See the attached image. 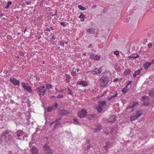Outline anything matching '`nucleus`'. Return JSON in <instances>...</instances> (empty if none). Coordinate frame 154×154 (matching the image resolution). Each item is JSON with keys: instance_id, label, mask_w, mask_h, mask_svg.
I'll return each instance as SVG.
<instances>
[{"instance_id": "1", "label": "nucleus", "mask_w": 154, "mask_h": 154, "mask_svg": "<svg viewBox=\"0 0 154 154\" xmlns=\"http://www.w3.org/2000/svg\"><path fill=\"white\" fill-rule=\"evenodd\" d=\"M12 132L8 130L3 133L1 137L0 143L3 145H5L12 140Z\"/></svg>"}, {"instance_id": "2", "label": "nucleus", "mask_w": 154, "mask_h": 154, "mask_svg": "<svg viewBox=\"0 0 154 154\" xmlns=\"http://www.w3.org/2000/svg\"><path fill=\"white\" fill-rule=\"evenodd\" d=\"M106 106V102L105 100L100 101L98 103V105L96 107V109L98 112H101L103 110V107Z\"/></svg>"}, {"instance_id": "3", "label": "nucleus", "mask_w": 154, "mask_h": 154, "mask_svg": "<svg viewBox=\"0 0 154 154\" xmlns=\"http://www.w3.org/2000/svg\"><path fill=\"white\" fill-rule=\"evenodd\" d=\"M100 82L101 87L104 88L108 84V78L107 76H103L100 79Z\"/></svg>"}, {"instance_id": "4", "label": "nucleus", "mask_w": 154, "mask_h": 154, "mask_svg": "<svg viewBox=\"0 0 154 154\" xmlns=\"http://www.w3.org/2000/svg\"><path fill=\"white\" fill-rule=\"evenodd\" d=\"M35 91L39 96L41 95L44 96L46 91V90L45 89L44 85L42 87L40 86L39 87L36 88Z\"/></svg>"}, {"instance_id": "5", "label": "nucleus", "mask_w": 154, "mask_h": 154, "mask_svg": "<svg viewBox=\"0 0 154 154\" xmlns=\"http://www.w3.org/2000/svg\"><path fill=\"white\" fill-rule=\"evenodd\" d=\"M140 100L142 101H143V105L147 106L149 105V98L146 96H143L140 98Z\"/></svg>"}, {"instance_id": "6", "label": "nucleus", "mask_w": 154, "mask_h": 154, "mask_svg": "<svg viewBox=\"0 0 154 154\" xmlns=\"http://www.w3.org/2000/svg\"><path fill=\"white\" fill-rule=\"evenodd\" d=\"M43 150L45 153L48 154L52 153L54 152L53 149L47 145H45L43 147Z\"/></svg>"}, {"instance_id": "7", "label": "nucleus", "mask_w": 154, "mask_h": 154, "mask_svg": "<svg viewBox=\"0 0 154 154\" xmlns=\"http://www.w3.org/2000/svg\"><path fill=\"white\" fill-rule=\"evenodd\" d=\"M87 112L85 109H82L80 111H79L78 115L81 118L85 117L86 115Z\"/></svg>"}, {"instance_id": "8", "label": "nucleus", "mask_w": 154, "mask_h": 154, "mask_svg": "<svg viewBox=\"0 0 154 154\" xmlns=\"http://www.w3.org/2000/svg\"><path fill=\"white\" fill-rule=\"evenodd\" d=\"M58 106L57 103H55V104L51 106L48 107L47 109V111L48 112H51L55 110L57 108Z\"/></svg>"}, {"instance_id": "9", "label": "nucleus", "mask_w": 154, "mask_h": 154, "mask_svg": "<svg viewBox=\"0 0 154 154\" xmlns=\"http://www.w3.org/2000/svg\"><path fill=\"white\" fill-rule=\"evenodd\" d=\"M21 84L22 85V86L23 88L25 90H26L28 92L30 93L32 92V91L31 87L29 86H27L25 83L24 82L21 83Z\"/></svg>"}, {"instance_id": "10", "label": "nucleus", "mask_w": 154, "mask_h": 154, "mask_svg": "<svg viewBox=\"0 0 154 154\" xmlns=\"http://www.w3.org/2000/svg\"><path fill=\"white\" fill-rule=\"evenodd\" d=\"M139 104V103L138 102H134V103L131 106H128L126 108V110H128L129 109H131V110L130 111V112H132L133 111V108L135 107H137L138 106Z\"/></svg>"}, {"instance_id": "11", "label": "nucleus", "mask_w": 154, "mask_h": 154, "mask_svg": "<svg viewBox=\"0 0 154 154\" xmlns=\"http://www.w3.org/2000/svg\"><path fill=\"white\" fill-rule=\"evenodd\" d=\"M30 149L31 151V154H38V149L35 146H30Z\"/></svg>"}, {"instance_id": "12", "label": "nucleus", "mask_w": 154, "mask_h": 154, "mask_svg": "<svg viewBox=\"0 0 154 154\" xmlns=\"http://www.w3.org/2000/svg\"><path fill=\"white\" fill-rule=\"evenodd\" d=\"M89 58L91 60H93L96 61L99 60L100 58V56L97 55L93 54L90 56Z\"/></svg>"}, {"instance_id": "13", "label": "nucleus", "mask_w": 154, "mask_h": 154, "mask_svg": "<svg viewBox=\"0 0 154 154\" xmlns=\"http://www.w3.org/2000/svg\"><path fill=\"white\" fill-rule=\"evenodd\" d=\"M11 82L14 85H19L20 84L19 81L13 78H11L10 79Z\"/></svg>"}, {"instance_id": "14", "label": "nucleus", "mask_w": 154, "mask_h": 154, "mask_svg": "<svg viewBox=\"0 0 154 154\" xmlns=\"http://www.w3.org/2000/svg\"><path fill=\"white\" fill-rule=\"evenodd\" d=\"M92 130L94 132H99L101 129V125L99 124H97L96 125V128H92Z\"/></svg>"}, {"instance_id": "15", "label": "nucleus", "mask_w": 154, "mask_h": 154, "mask_svg": "<svg viewBox=\"0 0 154 154\" xmlns=\"http://www.w3.org/2000/svg\"><path fill=\"white\" fill-rule=\"evenodd\" d=\"M77 84L79 85H82L83 87H86L88 85L87 82L85 81H81L77 82Z\"/></svg>"}, {"instance_id": "16", "label": "nucleus", "mask_w": 154, "mask_h": 154, "mask_svg": "<svg viewBox=\"0 0 154 154\" xmlns=\"http://www.w3.org/2000/svg\"><path fill=\"white\" fill-rule=\"evenodd\" d=\"M60 119V118L59 119H57L55 121L53 122L51 124V125L53 124V123H55V124L54 126V127L56 128H57L58 125H60V122L59 121V120Z\"/></svg>"}, {"instance_id": "17", "label": "nucleus", "mask_w": 154, "mask_h": 154, "mask_svg": "<svg viewBox=\"0 0 154 154\" xmlns=\"http://www.w3.org/2000/svg\"><path fill=\"white\" fill-rule=\"evenodd\" d=\"M23 134V132L22 131L20 130H18L17 131L16 134L17 136L18 137V138L17 139L19 140H21V139L20 138V137L22 136Z\"/></svg>"}, {"instance_id": "18", "label": "nucleus", "mask_w": 154, "mask_h": 154, "mask_svg": "<svg viewBox=\"0 0 154 154\" xmlns=\"http://www.w3.org/2000/svg\"><path fill=\"white\" fill-rule=\"evenodd\" d=\"M143 114V111L141 110H137L134 113V115H135L137 118L139 117Z\"/></svg>"}, {"instance_id": "19", "label": "nucleus", "mask_w": 154, "mask_h": 154, "mask_svg": "<svg viewBox=\"0 0 154 154\" xmlns=\"http://www.w3.org/2000/svg\"><path fill=\"white\" fill-rule=\"evenodd\" d=\"M151 64H152V61L151 63H149L148 62H146L143 64V67L144 68V69H146L150 66Z\"/></svg>"}, {"instance_id": "20", "label": "nucleus", "mask_w": 154, "mask_h": 154, "mask_svg": "<svg viewBox=\"0 0 154 154\" xmlns=\"http://www.w3.org/2000/svg\"><path fill=\"white\" fill-rule=\"evenodd\" d=\"M101 68L100 67L99 69H95L94 71H93V72H94L93 74H96L97 73L100 74L101 73Z\"/></svg>"}, {"instance_id": "21", "label": "nucleus", "mask_w": 154, "mask_h": 154, "mask_svg": "<svg viewBox=\"0 0 154 154\" xmlns=\"http://www.w3.org/2000/svg\"><path fill=\"white\" fill-rule=\"evenodd\" d=\"M139 57L138 55L137 54H133L130 56H129L128 57V58H133V59L136 58H138Z\"/></svg>"}, {"instance_id": "22", "label": "nucleus", "mask_w": 154, "mask_h": 154, "mask_svg": "<svg viewBox=\"0 0 154 154\" xmlns=\"http://www.w3.org/2000/svg\"><path fill=\"white\" fill-rule=\"evenodd\" d=\"M108 120L110 122H114L116 120V117L114 116H111L108 119Z\"/></svg>"}, {"instance_id": "23", "label": "nucleus", "mask_w": 154, "mask_h": 154, "mask_svg": "<svg viewBox=\"0 0 154 154\" xmlns=\"http://www.w3.org/2000/svg\"><path fill=\"white\" fill-rule=\"evenodd\" d=\"M87 31L89 34H94L95 32V29L93 28H91L88 29Z\"/></svg>"}, {"instance_id": "24", "label": "nucleus", "mask_w": 154, "mask_h": 154, "mask_svg": "<svg viewBox=\"0 0 154 154\" xmlns=\"http://www.w3.org/2000/svg\"><path fill=\"white\" fill-rule=\"evenodd\" d=\"M60 114L62 115H65L69 113L68 111L67 110H61L60 112Z\"/></svg>"}, {"instance_id": "25", "label": "nucleus", "mask_w": 154, "mask_h": 154, "mask_svg": "<svg viewBox=\"0 0 154 154\" xmlns=\"http://www.w3.org/2000/svg\"><path fill=\"white\" fill-rule=\"evenodd\" d=\"M131 71V69H127L125 70L124 74L125 75H127L128 74H129Z\"/></svg>"}, {"instance_id": "26", "label": "nucleus", "mask_w": 154, "mask_h": 154, "mask_svg": "<svg viewBox=\"0 0 154 154\" xmlns=\"http://www.w3.org/2000/svg\"><path fill=\"white\" fill-rule=\"evenodd\" d=\"M138 119V118L134 115L133 116H131L130 117V120L131 121H132Z\"/></svg>"}, {"instance_id": "27", "label": "nucleus", "mask_w": 154, "mask_h": 154, "mask_svg": "<svg viewBox=\"0 0 154 154\" xmlns=\"http://www.w3.org/2000/svg\"><path fill=\"white\" fill-rule=\"evenodd\" d=\"M111 145V143L110 142H107L106 144V145L104 146V148L106 150H107V148L109 147Z\"/></svg>"}, {"instance_id": "28", "label": "nucleus", "mask_w": 154, "mask_h": 154, "mask_svg": "<svg viewBox=\"0 0 154 154\" xmlns=\"http://www.w3.org/2000/svg\"><path fill=\"white\" fill-rule=\"evenodd\" d=\"M117 95L118 93H116L114 95H112L110 97H109L108 98V100H110L113 99L117 96Z\"/></svg>"}, {"instance_id": "29", "label": "nucleus", "mask_w": 154, "mask_h": 154, "mask_svg": "<svg viewBox=\"0 0 154 154\" xmlns=\"http://www.w3.org/2000/svg\"><path fill=\"white\" fill-rule=\"evenodd\" d=\"M12 3L11 1H9L7 3L6 6H5V8L7 9H8L9 6L11 5Z\"/></svg>"}, {"instance_id": "30", "label": "nucleus", "mask_w": 154, "mask_h": 154, "mask_svg": "<svg viewBox=\"0 0 154 154\" xmlns=\"http://www.w3.org/2000/svg\"><path fill=\"white\" fill-rule=\"evenodd\" d=\"M149 96L151 97H154V89L149 92Z\"/></svg>"}, {"instance_id": "31", "label": "nucleus", "mask_w": 154, "mask_h": 154, "mask_svg": "<svg viewBox=\"0 0 154 154\" xmlns=\"http://www.w3.org/2000/svg\"><path fill=\"white\" fill-rule=\"evenodd\" d=\"M94 117V115H88L87 116V118L89 119L90 120H92L93 119Z\"/></svg>"}, {"instance_id": "32", "label": "nucleus", "mask_w": 154, "mask_h": 154, "mask_svg": "<svg viewBox=\"0 0 154 154\" xmlns=\"http://www.w3.org/2000/svg\"><path fill=\"white\" fill-rule=\"evenodd\" d=\"M78 8L79 9L81 10H86V8L81 5H79L78 6Z\"/></svg>"}, {"instance_id": "33", "label": "nucleus", "mask_w": 154, "mask_h": 154, "mask_svg": "<svg viewBox=\"0 0 154 154\" xmlns=\"http://www.w3.org/2000/svg\"><path fill=\"white\" fill-rule=\"evenodd\" d=\"M66 80L68 81V82H69V80H70V79H71V77L68 74H66Z\"/></svg>"}, {"instance_id": "34", "label": "nucleus", "mask_w": 154, "mask_h": 154, "mask_svg": "<svg viewBox=\"0 0 154 154\" xmlns=\"http://www.w3.org/2000/svg\"><path fill=\"white\" fill-rule=\"evenodd\" d=\"M126 88V87L124 88L122 91V92L123 93H126L128 91V89H125L126 88Z\"/></svg>"}, {"instance_id": "35", "label": "nucleus", "mask_w": 154, "mask_h": 154, "mask_svg": "<svg viewBox=\"0 0 154 154\" xmlns=\"http://www.w3.org/2000/svg\"><path fill=\"white\" fill-rule=\"evenodd\" d=\"M66 89H62L61 90H59L57 89H56L55 90L57 91V92L62 93H63L64 90H66Z\"/></svg>"}, {"instance_id": "36", "label": "nucleus", "mask_w": 154, "mask_h": 154, "mask_svg": "<svg viewBox=\"0 0 154 154\" xmlns=\"http://www.w3.org/2000/svg\"><path fill=\"white\" fill-rule=\"evenodd\" d=\"M73 120L74 124L75 125H79V122L77 119H74Z\"/></svg>"}, {"instance_id": "37", "label": "nucleus", "mask_w": 154, "mask_h": 154, "mask_svg": "<svg viewBox=\"0 0 154 154\" xmlns=\"http://www.w3.org/2000/svg\"><path fill=\"white\" fill-rule=\"evenodd\" d=\"M56 97L57 99H59L60 98H63V96L62 94H59L57 95Z\"/></svg>"}, {"instance_id": "38", "label": "nucleus", "mask_w": 154, "mask_h": 154, "mask_svg": "<svg viewBox=\"0 0 154 154\" xmlns=\"http://www.w3.org/2000/svg\"><path fill=\"white\" fill-rule=\"evenodd\" d=\"M46 88L48 89H50L52 88L51 85L49 84H46Z\"/></svg>"}, {"instance_id": "39", "label": "nucleus", "mask_w": 154, "mask_h": 154, "mask_svg": "<svg viewBox=\"0 0 154 154\" xmlns=\"http://www.w3.org/2000/svg\"><path fill=\"white\" fill-rule=\"evenodd\" d=\"M54 14H52V13L51 14V15L53 17L54 16L57 15V11L56 10H55L54 11Z\"/></svg>"}, {"instance_id": "40", "label": "nucleus", "mask_w": 154, "mask_h": 154, "mask_svg": "<svg viewBox=\"0 0 154 154\" xmlns=\"http://www.w3.org/2000/svg\"><path fill=\"white\" fill-rule=\"evenodd\" d=\"M142 69V68H141L140 69H138L137 71H136L134 72L136 73L137 75L140 73V70Z\"/></svg>"}, {"instance_id": "41", "label": "nucleus", "mask_w": 154, "mask_h": 154, "mask_svg": "<svg viewBox=\"0 0 154 154\" xmlns=\"http://www.w3.org/2000/svg\"><path fill=\"white\" fill-rule=\"evenodd\" d=\"M71 75L73 76H75L76 75V72L75 71H72L71 73Z\"/></svg>"}, {"instance_id": "42", "label": "nucleus", "mask_w": 154, "mask_h": 154, "mask_svg": "<svg viewBox=\"0 0 154 154\" xmlns=\"http://www.w3.org/2000/svg\"><path fill=\"white\" fill-rule=\"evenodd\" d=\"M68 91H69V93L68 94L70 95H72L73 92H72V91L70 90L69 88H68Z\"/></svg>"}, {"instance_id": "43", "label": "nucleus", "mask_w": 154, "mask_h": 154, "mask_svg": "<svg viewBox=\"0 0 154 154\" xmlns=\"http://www.w3.org/2000/svg\"><path fill=\"white\" fill-rule=\"evenodd\" d=\"M60 24L63 26V27H66V24L65 22H61L60 23Z\"/></svg>"}, {"instance_id": "44", "label": "nucleus", "mask_w": 154, "mask_h": 154, "mask_svg": "<svg viewBox=\"0 0 154 154\" xmlns=\"http://www.w3.org/2000/svg\"><path fill=\"white\" fill-rule=\"evenodd\" d=\"M131 83H132V82L131 81H129L127 83V84L126 86V88H127L128 87V86L129 85H131Z\"/></svg>"}, {"instance_id": "45", "label": "nucleus", "mask_w": 154, "mask_h": 154, "mask_svg": "<svg viewBox=\"0 0 154 154\" xmlns=\"http://www.w3.org/2000/svg\"><path fill=\"white\" fill-rule=\"evenodd\" d=\"M114 54L116 55H118L119 54V53L117 51H115L114 52Z\"/></svg>"}, {"instance_id": "46", "label": "nucleus", "mask_w": 154, "mask_h": 154, "mask_svg": "<svg viewBox=\"0 0 154 154\" xmlns=\"http://www.w3.org/2000/svg\"><path fill=\"white\" fill-rule=\"evenodd\" d=\"M118 78H116L115 79H114L113 81V82H116L118 81Z\"/></svg>"}, {"instance_id": "47", "label": "nucleus", "mask_w": 154, "mask_h": 154, "mask_svg": "<svg viewBox=\"0 0 154 154\" xmlns=\"http://www.w3.org/2000/svg\"><path fill=\"white\" fill-rule=\"evenodd\" d=\"M84 14H81V15L79 16V18H83L84 17Z\"/></svg>"}, {"instance_id": "48", "label": "nucleus", "mask_w": 154, "mask_h": 154, "mask_svg": "<svg viewBox=\"0 0 154 154\" xmlns=\"http://www.w3.org/2000/svg\"><path fill=\"white\" fill-rule=\"evenodd\" d=\"M45 31H48V32H50V28H46V29H45Z\"/></svg>"}, {"instance_id": "49", "label": "nucleus", "mask_w": 154, "mask_h": 154, "mask_svg": "<svg viewBox=\"0 0 154 154\" xmlns=\"http://www.w3.org/2000/svg\"><path fill=\"white\" fill-rule=\"evenodd\" d=\"M26 3L27 5H30L31 4V2L29 1L26 2Z\"/></svg>"}, {"instance_id": "50", "label": "nucleus", "mask_w": 154, "mask_h": 154, "mask_svg": "<svg viewBox=\"0 0 154 154\" xmlns=\"http://www.w3.org/2000/svg\"><path fill=\"white\" fill-rule=\"evenodd\" d=\"M60 45L62 46H64V43L63 42H61L60 43Z\"/></svg>"}, {"instance_id": "51", "label": "nucleus", "mask_w": 154, "mask_h": 154, "mask_svg": "<svg viewBox=\"0 0 154 154\" xmlns=\"http://www.w3.org/2000/svg\"><path fill=\"white\" fill-rule=\"evenodd\" d=\"M91 147V146L90 145L87 146V148L88 149H89Z\"/></svg>"}, {"instance_id": "52", "label": "nucleus", "mask_w": 154, "mask_h": 154, "mask_svg": "<svg viewBox=\"0 0 154 154\" xmlns=\"http://www.w3.org/2000/svg\"><path fill=\"white\" fill-rule=\"evenodd\" d=\"M137 75L136 74V73H135V72H134L133 74V77H134V78H135V77Z\"/></svg>"}, {"instance_id": "53", "label": "nucleus", "mask_w": 154, "mask_h": 154, "mask_svg": "<svg viewBox=\"0 0 154 154\" xmlns=\"http://www.w3.org/2000/svg\"><path fill=\"white\" fill-rule=\"evenodd\" d=\"M4 16V14L1 12H0V17H2Z\"/></svg>"}, {"instance_id": "54", "label": "nucleus", "mask_w": 154, "mask_h": 154, "mask_svg": "<svg viewBox=\"0 0 154 154\" xmlns=\"http://www.w3.org/2000/svg\"><path fill=\"white\" fill-rule=\"evenodd\" d=\"M152 46V44L151 43H149L148 44V46L149 47H151Z\"/></svg>"}, {"instance_id": "55", "label": "nucleus", "mask_w": 154, "mask_h": 154, "mask_svg": "<svg viewBox=\"0 0 154 154\" xmlns=\"http://www.w3.org/2000/svg\"><path fill=\"white\" fill-rule=\"evenodd\" d=\"M20 52V54L21 55V56H23V53L21 52H20V51L19 52Z\"/></svg>"}, {"instance_id": "56", "label": "nucleus", "mask_w": 154, "mask_h": 154, "mask_svg": "<svg viewBox=\"0 0 154 154\" xmlns=\"http://www.w3.org/2000/svg\"><path fill=\"white\" fill-rule=\"evenodd\" d=\"M86 143H90V142L89 140H86Z\"/></svg>"}, {"instance_id": "57", "label": "nucleus", "mask_w": 154, "mask_h": 154, "mask_svg": "<svg viewBox=\"0 0 154 154\" xmlns=\"http://www.w3.org/2000/svg\"><path fill=\"white\" fill-rule=\"evenodd\" d=\"M96 7V5H94L92 7V8H95Z\"/></svg>"}, {"instance_id": "58", "label": "nucleus", "mask_w": 154, "mask_h": 154, "mask_svg": "<svg viewBox=\"0 0 154 154\" xmlns=\"http://www.w3.org/2000/svg\"><path fill=\"white\" fill-rule=\"evenodd\" d=\"M52 39H54V40H55V38L54 36H53L52 37Z\"/></svg>"}, {"instance_id": "59", "label": "nucleus", "mask_w": 154, "mask_h": 154, "mask_svg": "<svg viewBox=\"0 0 154 154\" xmlns=\"http://www.w3.org/2000/svg\"><path fill=\"white\" fill-rule=\"evenodd\" d=\"M50 29H52V30H53L54 29H53V27H52V26H51L50 27Z\"/></svg>"}, {"instance_id": "60", "label": "nucleus", "mask_w": 154, "mask_h": 154, "mask_svg": "<svg viewBox=\"0 0 154 154\" xmlns=\"http://www.w3.org/2000/svg\"><path fill=\"white\" fill-rule=\"evenodd\" d=\"M152 64H154V60L152 61Z\"/></svg>"}, {"instance_id": "61", "label": "nucleus", "mask_w": 154, "mask_h": 154, "mask_svg": "<svg viewBox=\"0 0 154 154\" xmlns=\"http://www.w3.org/2000/svg\"><path fill=\"white\" fill-rule=\"evenodd\" d=\"M76 71L77 72H78L79 71V69H76Z\"/></svg>"}, {"instance_id": "62", "label": "nucleus", "mask_w": 154, "mask_h": 154, "mask_svg": "<svg viewBox=\"0 0 154 154\" xmlns=\"http://www.w3.org/2000/svg\"><path fill=\"white\" fill-rule=\"evenodd\" d=\"M106 93H107V91H105L103 92V94H106Z\"/></svg>"}, {"instance_id": "63", "label": "nucleus", "mask_w": 154, "mask_h": 154, "mask_svg": "<svg viewBox=\"0 0 154 154\" xmlns=\"http://www.w3.org/2000/svg\"><path fill=\"white\" fill-rule=\"evenodd\" d=\"M68 42H65L64 43L66 44H67L68 43Z\"/></svg>"}, {"instance_id": "64", "label": "nucleus", "mask_w": 154, "mask_h": 154, "mask_svg": "<svg viewBox=\"0 0 154 154\" xmlns=\"http://www.w3.org/2000/svg\"><path fill=\"white\" fill-rule=\"evenodd\" d=\"M55 97V96H51V97L52 98H53L54 97Z\"/></svg>"}]
</instances>
